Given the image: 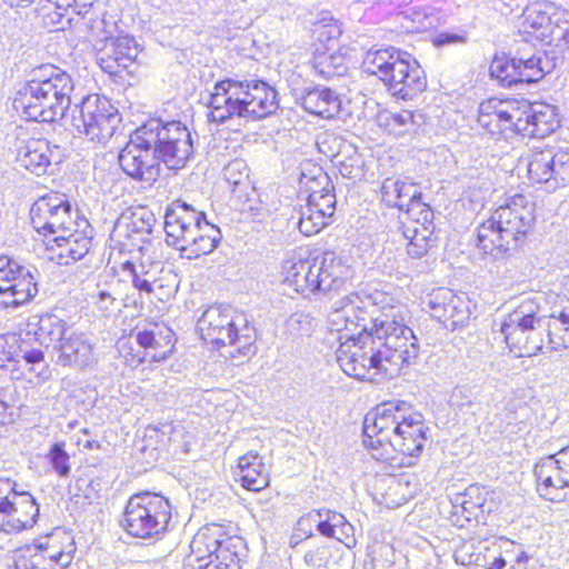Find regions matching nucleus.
Here are the masks:
<instances>
[{
  "label": "nucleus",
  "instance_id": "nucleus-38",
  "mask_svg": "<svg viewBox=\"0 0 569 569\" xmlns=\"http://www.w3.org/2000/svg\"><path fill=\"white\" fill-rule=\"evenodd\" d=\"M212 558L216 569H241L240 561L244 551V541L240 537H231L220 530L218 543Z\"/></svg>",
  "mask_w": 569,
  "mask_h": 569
},
{
  "label": "nucleus",
  "instance_id": "nucleus-32",
  "mask_svg": "<svg viewBox=\"0 0 569 569\" xmlns=\"http://www.w3.org/2000/svg\"><path fill=\"white\" fill-rule=\"evenodd\" d=\"M297 101L307 112L326 119L338 117L341 110L339 94L329 88H306Z\"/></svg>",
  "mask_w": 569,
  "mask_h": 569
},
{
  "label": "nucleus",
  "instance_id": "nucleus-13",
  "mask_svg": "<svg viewBox=\"0 0 569 569\" xmlns=\"http://www.w3.org/2000/svg\"><path fill=\"white\" fill-rule=\"evenodd\" d=\"M147 136L159 162L169 169L183 168L193 154L194 147L190 130L180 121L162 122L151 119L140 127Z\"/></svg>",
  "mask_w": 569,
  "mask_h": 569
},
{
  "label": "nucleus",
  "instance_id": "nucleus-27",
  "mask_svg": "<svg viewBox=\"0 0 569 569\" xmlns=\"http://www.w3.org/2000/svg\"><path fill=\"white\" fill-rule=\"evenodd\" d=\"M92 227L87 219H80L73 230L52 238L57 246L58 263L68 266L84 258L92 247Z\"/></svg>",
  "mask_w": 569,
  "mask_h": 569
},
{
  "label": "nucleus",
  "instance_id": "nucleus-61",
  "mask_svg": "<svg viewBox=\"0 0 569 569\" xmlns=\"http://www.w3.org/2000/svg\"><path fill=\"white\" fill-rule=\"evenodd\" d=\"M558 33V47H561L563 50H569V27L567 28H560Z\"/></svg>",
  "mask_w": 569,
  "mask_h": 569
},
{
  "label": "nucleus",
  "instance_id": "nucleus-19",
  "mask_svg": "<svg viewBox=\"0 0 569 569\" xmlns=\"http://www.w3.org/2000/svg\"><path fill=\"white\" fill-rule=\"evenodd\" d=\"M147 136L138 128L119 152L118 160L123 172L130 178L152 184L160 176V163Z\"/></svg>",
  "mask_w": 569,
  "mask_h": 569
},
{
  "label": "nucleus",
  "instance_id": "nucleus-41",
  "mask_svg": "<svg viewBox=\"0 0 569 569\" xmlns=\"http://www.w3.org/2000/svg\"><path fill=\"white\" fill-rule=\"evenodd\" d=\"M219 536L220 528H206L200 530L190 543L191 557H193L197 562H204V560L208 559L207 563L213 565L212 558H214L216 555L214 547L218 543Z\"/></svg>",
  "mask_w": 569,
  "mask_h": 569
},
{
  "label": "nucleus",
  "instance_id": "nucleus-16",
  "mask_svg": "<svg viewBox=\"0 0 569 569\" xmlns=\"http://www.w3.org/2000/svg\"><path fill=\"white\" fill-rule=\"evenodd\" d=\"M16 487L14 481L0 478V531L8 535L33 528L40 513L36 498Z\"/></svg>",
  "mask_w": 569,
  "mask_h": 569
},
{
  "label": "nucleus",
  "instance_id": "nucleus-50",
  "mask_svg": "<svg viewBox=\"0 0 569 569\" xmlns=\"http://www.w3.org/2000/svg\"><path fill=\"white\" fill-rule=\"evenodd\" d=\"M309 170L302 169L299 174V184L311 193L312 189L323 190L333 188L330 178L321 167L308 163Z\"/></svg>",
  "mask_w": 569,
  "mask_h": 569
},
{
  "label": "nucleus",
  "instance_id": "nucleus-23",
  "mask_svg": "<svg viewBox=\"0 0 569 569\" xmlns=\"http://www.w3.org/2000/svg\"><path fill=\"white\" fill-rule=\"evenodd\" d=\"M316 527L320 535L335 538L347 548L356 546L355 528L346 517L329 509L313 510L298 520V530L312 536L311 528Z\"/></svg>",
  "mask_w": 569,
  "mask_h": 569
},
{
  "label": "nucleus",
  "instance_id": "nucleus-39",
  "mask_svg": "<svg viewBox=\"0 0 569 569\" xmlns=\"http://www.w3.org/2000/svg\"><path fill=\"white\" fill-rule=\"evenodd\" d=\"M34 331L36 340L40 345L49 347L51 343L62 342L69 333L67 322L53 313H46L39 317Z\"/></svg>",
  "mask_w": 569,
  "mask_h": 569
},
{
  "label": "nucleus",
  "instance_id": "nucleus-10",
  "mask_svg": "<svg viewBox=\"0 0 569 569\" xmlns=\"http://www.w3.org/2000/svg\"><path fill=\"white\" fill-rule=\"evenodd\" d=\"M363 70L377 76L391 96L402 100H410L427 88V78L418 61L393 47L368 51Z\"/></svg>",
  "mask_w": 569,
  "mask_h": 569
},
{
  "label": "nucleus",
  "instance_id": "nucleus-60",
  "mask_svg": "<svg viewBox=\"0 0 569 569\" xmlns=\"http://www.w3.org/2000/svg\"><path fill=\"white\" fill-rule=\"evenodd\" d=\"M556 457L560 459V463L565 467L562 470L569 477V445L557 451Z\"/></svg>",
  "mask_w": 569,
  "mask_h": 569
},
{
  "label": "nucleus",
  "instance_id": "nucleus-48",
  "mask_svg": "<svg viewBox=\"0 0 569 569\" xmlns=\"http://www.w3.org/2000/svg\"><path fill=\"white\" fill-rule=\"evenodd\" d=\"M515 57L511 59L496 57L489 68L490 76L503 87H511L519 82Z\"/></svg>",
  "mask_w": 569,
  "mask_h": 569
},
{
  "label": "nucleus",
  "instance_id": "nucleus-11",
  "mask_svg": "<svg viewBox=\"0 0 569 569\" xmlns=\"http://www.w3.org/2000/svg\"><path fill=\"white\" fill-rule=\"evenodd\" d=\"M201 338L217 349L233 347L240 355L252 352L256 331L247 317L231 307L211 306L206 309L197 322Z\"/></svg>",
  "mask_w": 569,
  "mask_h": 569
},
{
  "label": "nucleus",
  "instance_id": "nucleus-64",
  "mask_svg": "<svg viewBox=\"0 0 569 569\" xmlns=\"http://www.w3.org/2000/svg\"><path fill=\"white\" fill-rule=\"evenodd\" d=\"M506 566V560L502 558H496L491 563V569H501Z\"/></svg>",
  "mask_w": 569,
  "mask_h": 569
},
{
  "label": "nucleus",
  "instance_id": "nucleus-33",
  "mask_svg": "<svg viewBox=\"0 0 569 569\" xmlns=\"http://www.w3.org/2000/svg\"><path fill=\"white\" fill-rule=\"evenodd\" d=\"M53 151L46 139H29L17 148V161L37 176L44 174L51 164Z\"/></svg>",
  "mask_w": 569,
  "mask_h": 569
},
{
  "label": "nucleus",
  "instance_id": "nucleus-46",
  "mask_svg": "<svg viewBox=\"0 0 569 569\" xmlns=\"http://www.w3.org/2000/svg\"><path fill=\"white\" fill-rule=\"evenodd\" d=\"M405 213L410 220L408 222H401L402 229H405V227H411L412 229H416V227H419V229L428 228L431 234L433 233V212L428 204L421 201V196Z\"/></svg>",
  "mask_w": 569,
  "mask_h": 569
},
{
  "label": "nucleus",
  "instance_id": "nucleus-21",
  "mask_svg": "<svg viewBox=\"0 0 569 569\" xmlns=\"http://www.w3.org/2000/svg\"><path fill=\"white\" fill-rule=\"evenodd\" d=\"M352 343L341 342L337 350V361L345 373L359 380L368 377L370 370L383 372L381 357L375 337L358 338Z\"/></svg>",
  "mask_w": 569,
  "mask_h": 569
},
{
  "label": "nucleus",
  "instance_id": "nucleus-14",
  "mask_svg": "<svg viewBox=\"0 0 569 569\" xmlns=\"http://www.w3.org/2000/svg\"><path fill=\"white\" fill-rule=\"evenodd\" d=\"M120 114L111 101L101 94H89L71 110L70 126L91 141H107L118 124Z\"/></svg>",
  "mask_w": 569,
  "mask_h": 569
},
{
  "label": "nucleus",
  "instance_id": "nucleus-18",
  "mask_svg": "<svg viewBox=\"0 0 569 569\" xmlns=\"http://www.w3.org/2000/svg\"><path fill=\"white\" fill-rule=\"evenodd\" d=\"M34 273H38L34 268L0 257V306L17 308L32 300L38 293Z\"/></svg>",
  "mask_w": 569,
  "mask_h": 569
},
{
  "label": "nucleus",
  "instance_id": "nucleus-43",
  "mask_svg": "<svg viewBox=\"0 0 569 569\" xmlns=\"http://www.w3.org/2000/svg\"><path fill=\"white\" fill-rule=\"evenodd\" d=\"M402 236L408 240L407 253L415 259L423 257L433 244L432 234L428 228L419 229V227H416V229H412L411 227H405Z\"/></svg>",
  "mask_w": 569,
  "mask_h": 569
},
{
  "label": "nucleus",
  "instance_id": "nucleus-40",
  "mask_svg": "<svg viewBox=\"0 0 569 569\" xmlns=\"http://www.w3.org/2000/svg\"><path fill=\"white\" fill-rule=\"evenodd\" d=\"M330 47H328L327 50L322 52L317 49V52L312 59V69L325 80L341 77L347 72L348 69L345 56L337 51L330 52Z\"/></svg>",
  "mask_w": 569,
  "mask_h": 569
},
{
  "label": "nucleus",
  "instance_id": "nucleus-45",
  "mask_svg": "<svg viewBox=\"0 0 569 569\" xmlns=\"http://www.w3.org/2000/svg\"><path fill=\"white\" fill-rule=\"evenodd\" d=\"M16 358L28 366V370L37 377L46 379L48 376L47 363L44 353L41 349L29 348L26 341H21L19 346L16 345Z\"/></svg>",
  "mask_w": 569,
  "mask_h": 569
},
{
  "label": "nucleus",
  "instance_id": "nucleus-35",
  "mask_svg": "<svg viewBox=\"0 0 569 569\" xmlns=\"http://www.w3.org/2000/svg\"><path fill=\"white\" fill-rule=\"evenodd\" d=\"M421 196L416 183L400 178H386L381 184V200L389 207L407 211Z\"/></svg>",
  "mask_w": 569,
  "mask_h": 569
},
{
  "label": "nucleus",
  "instance_id": "nucleus-54",
  "mask_svg": "<svg viewBox=\"0 0 569 569\" xmlns=\"http://www.w3.org/2000/svg\"><path fill=\"white\" fill-rule=\"evenodd\" d=\"M486 495H488V491H486L485 488L472 485L466 489L463 495L456 498V502L469 515H473L476 509L483 510Z\"/></svg>",
  "mask_w": 569,
  "mask_h": 569
},
{
  "label": "nucleus",
  "instance_id": "nucleus-30",
  "mask_svg": "<svg viewBox=\"0 0 569 569\" xmlns=\"http://www.w3.org/2000/svg\"><path fill=\"white\" fill-rule=\"evenodd\" d=\"M32 545L43 556V562L49 569H67L72 563L77 551L73 537L63 530L54 531Z\"/></svg>",
  "mask_w": 569,
  "mask_h": 569
},
{
  "label": "nucleus",
  "instance_id": "nucleus-59",
  "mask_svg": "<svg viewBox=\"0 0 569 569\" xmlns=\"http://www.w3.org/2000/svg\"><path fill=\"white\" fill-rule=\"evenodd\" d=\"M466 37L450 33V32H441L437 34L433 39V44L438 48L445 47L448 44H455V43H465Z\"/></svg>",
  "mask_w": 569,
  "mask_h": 569
},
{
  "label": "nucleus",
  "instance_id": "nucleus-15",
  "mask_svg": "<svg viewBox=\"0 0 569 569\" xmlns=\"http://www.w3.org/2000/svg\"><path fill=\"white\" fill-rule=\"evenodd\" d=\"M381 318L382 311L373 317L359 295L352 293L335 302L328 316V328L332 332L343 333L339 336V340H357L373 337Z\"/></svg>",
  "mask_w": 569,
  "mask_h": 569
},
{
  "label": "nucleus",
  "instance_id": "nucleus-22",
  "mask_svg": "<svg viewBox=\"0 0 569 569\" xmlns=\"http://www.w3.org/2000/svg\"><path fill=\"white\" fill-rule=\"evenodd\" d=\"M528 174L531 181L546 183L551 190L569 184V149L533 151Z\"/></svg>",
  "mask_w": 569,
  "mask_h": 569
},
{
  "label": "nucleus",
  "instance_id": "nucleus-34",
  "mask_svg": "<svg viewBox=\"0 0 569 569\" xmlns=\"http://www.w3.org/2000/svg\"><path fill=\"white\" fill-rule=\"evenodd\" d=\"M519 82H536L550 73L557 66V58L546 51H537L529 56L520 52L515 57Z\"/></svg>",
  "mask_w": 569,
  "mask_h": 569
},
{
  "label": "nucleus",
  "instance_id": "nucleus-9",
  "mask_svg": "<svg viewBox=\"0 0 569 569\" xmlns=\"http://www.w3.org/2000/svg\"><path fill=\"white\" fill-rule=\"evenodd\" d=\"M167 243L191 258L211 253L220 243V229L210 223L206 213L183 200L173 201L166 210Z\"/></svg>",
  "mask_w": 569,
  "mask_h": 569
},
{
  "label": "nucleus",
  "instance_id": "nucleus-2",
  "mask_svg": "<svg viewBox=\"0 0 569 569\" xmlns=\"http://www.w3.org/2000/svg\"><path fill=\"white\" fill-rule=\"evenodd\" d=\"M478 122L491 136L545 138L558 126L552 106L526 99L490 98L479 106Z\"/></svg>",
  "mask_w": 569,
  "mask_h": 569
},
{
  "label": "nucleus",
  "instance_id": "nucleus-57",
  "mask_svg": "<svg viewBox=\"0 0 569 569\" xmlns=\"http://www.w3.org/2000/svg\"><path fill=\"white\" fill-rule=\"evenodd\" d=\"M17 342L16 336H0V368H3L6 362L20 365V361L16 358Z\"/></svg>",
  "mask_w": 569,
  "mask_h": 569
},
{
  "label": "nucleus",
  "instance_id": "nucleus-5",
  "mask_svg": "<svg viewBox=\"0 0 569 569\" xmlns=\"http://www.w3.org/2000/svg\"><path fill=\"white\" fill-rule=\"evenodd\" d=\"M208 107L210 120L217 123L233 118L258 120L278 109L277 91L261 80L226 78L214 83Z\"/></svg>",
  "mask_w": 569,
  "mask_h": 569
},
{
  "label": "nucleus",
  "instance_id": "nucleus-29",
  "mask_svg": "<svg viewBox=\"0 0 569 569\" xmlns=\"http://www.w3.org/2000/svg\"><path fill=\"white\" fill-rule=\"evenodd\" d=\"M563 468L556 453L542 458L535 466L538 491L550 501H560L566 497L561 491L569 488V477L563 472Z\"/></svg>",
  "mask_w": 569,
  "mask_h": 569
},
{
  "label": "nucleus",
  "instance_id": "nucleus-62",
  "mask_svg": "<svg viewBox=\"0 0 569 569\" xmlns=\"http://www.w3.org/2000/svg\"><path fill=\"white\" fill-rule=\"evenodd\" d=\"M553 19L556 23L565 22L569 23V11L568 10H558L553 13Z\"/></svg>",
  "mask_w": 569,
  "mask_h": 569
},
{
  "label": "nucleus",
  "instance_id": "nucleus-1",
  "mask_svg": "<svg viewBox=\"0 0 569 569\" xmlns=\"http://www.w3.org/2000/svg\"><path fill=\"white\" fill-rule=\"evenodd\" d=\"M429 428L423 416L406 401L383 402L363 420V445L375 459H388L390 450L412 459L418 457ZM407 465H412L409 460Z\"/></svg>",
  "mask_w": 569,
  "mask_h": 569
},
{
  "label": "nucleus",
  "instance_id": "nucleus-24",
  "mask_svg": "<svg viewBox=\"0 0 569 569\" xmlns=\"http://www.w3.org/2000/svg\"><path fill=\"white\" fill-rule=\"evenodd\" d=\"M336 194L333 188L323 190L312 189L309 193L306 206L299 211L297 226L301 233L307 237L317 234L329 224L336 211Z\"/></svg>",
  "mask_w": 569,
  "mask_h": 569
},
{
  "label": "nucleus",
  "instance_id": "nucleus-51",
  "mask_svg": "<svg viewBox=\"0 0 569 569\" xmlns=\"http://www.w3.org/2000/svg\"><path fill=\"white\" fill-rule=\"evenodd\" d=\"M226 181L232 187L234 192L238 188H247L249 182V168L243 159L231 160L223 169Z\"/></svg>",
  "mask_w": 569,
  "mask_h": 569
},
{
  "label": "nucleus",
  "instance_id": "nucleus-42",
  "mask_svg": "<svg viewBox=\"0 0 569 569\" xmlns=\"http://www.w3.org/2000/svg\"><path fill=\"white\" fill-rule=\"evenodd\" d=\"M551 16L543 11L540 6L533 4L523 11L522 32L535 34L536 39H543L547 29L551 23Z\"/></svg>",
  "mask_w": 569,
  "mask_h": 569
},
{
  "label": "nucleus",
  "instance_id": "nucleus-8",
  "mask_svg": "<svg viewBox=\"0 0 569 569\" xmlns=\"http://www.w3.org/2000/svg\"><path fill=\"white\" fill-rule=\"evenodd\" d=\"M283 282L297 292L338 293L352 279L349 258L326 251L313 259H289L282 264Z\"/></svg>",
  "mask_w": 569,
  "mask_h": 569
},
{
  "label": "nucleus",
  "instance_id": "nucleus-12",
  "mask_svg": "<svg viewBox=\"0 0 569 569\" xmlns=\"http://www.w3.org/2000/svg\"><path fill=\"white\" fill-rule=\"evenodd\" d=\"M170 520L169 500L162 495L144 491L129 498L120 526L131 537L159 539L168 530Z\"/></svg>",
  "mask_w": 569,
  "mask_h": 569
},
{
  "label": "nucleus",
  "instance_id": "nucleus-37",
  "mask_svg": "<svg viewBox=\"0 0 569 569\" xmlns=\"http://www.w3.org/2000/svg\"><path fill=\"white\" fill-rule=\"evenodd\" d=\"M379 126L397 137L413 136L423 123V116L419 112L402 110L400 112L385 111L378 116Z\"/></svg>",
  "mask_w": 569,
  "mask_h": 569
},
{
  "label": "nucleus",
  "instance_id": "nucleus-6",
  "mask_svg": "<svg viewBox=\"0 0 569 569\" xmlns=\"http://www.w3.org/2000/svg\"><path fill=\"white\" fill-rule=\"evenodd\" d=\"M535 220V204L515 194L478 227L477 247L495 259H503L523 243Z\"/></svg>",
  "mask_w": 569,
  "mask_h": 569
},
{
  "label": "nucleus",
  "instance_id": "nucleus-47",
  "mask_svg": "<svg viewBox=\"0 0 569 569\" xmlns=\"http://www.w3.org/2000/svg\"><path fill=\"white\" fill-rule=\"evenodd\" d=\"M91 300L104 316H111L120 310L117 288L113 284H97L96 290L91 293Z\"/></svg>",
  "mask_w": 569,
  "mask_h": 569
},
{
  "label": "nucleus",
  "instance_id": "nucleus-36",
  "mask_svg": "<svg viewBox=\"0 0 569 569\" xmlns=\"http://www.w3.org/2000/svg\"><path fill=\"white\" fill-rule=\"evenodd\" d=\"M239 477L242 486L251 491H260L269 485V473L258 453L248 452L238 459Z\"/></svg>",
  "mask_w": 569,
  "mask_h": 569
},
{
  "label": "nucleus",
  "instance_id": "nucleus-20",
  "mask_svg": "<svg viewBox=\"0 0 569 569\" xmlns=\"http://www.w3.org/2000/svg\"><path fill=\"white\" fill-rule=\"evenodd\" d=\"M471 300L448 288H437L421 299V308L446 328L455 330L467 323L471 316Z\"/></svg>",
  "mask_w": 569,
  "mask_h": 569
},
{
  "label": "nucleus",
  "instance_id": "nucleus-4",
  "mask_svg": "<svg viewBox=\"0 0 569 569\" xmlns=\"http://www.w3.org/2000/svg\"><path fill=\"white\" fill-rule=\"evenodd\" d=\"M73 90V80L67 71L42 63L29 71L26 82L16 92L13 108L28 120L53 122L66 116Z\"/></svg>",
  "mask_w": 569,
  "mask_h": 569
},
{
  "label": "nucleus",
  "instance_id": "nucleus-31",
  "mask_svg": "<svg viewBox=\"0 0 569 569\" xmlns=\"http://www.w3.org/2000/svg\"><path fill=\"white\" fill-rule=\"evenodd\" d=\"M57 363L63 367L87 368L93 363V345L82 332L70 331L58 346Z\"/></svg>",
  "mask_w": 569,
  "mask_h": 569
},
{
  "label": "nucleus",
  "instance_id": "nucleus-56",
  "mask_svg": "<svg viewBox=\"0 0 569 569\" xmlns=\"http://www.w3.org/2000/svg\"><path fill=\"white\" fill-rule=\"evenodd\" d=\"M313 32L321 43L327 44V48L330 47V43L336 41L342 33L338 22L332 19L329 23L321 22L316 24Z\"/></svg>",
  "mask_w": 569,
  "mask_h": 569
},
{
  "label": "nucleus",
  "instance_id": "nucleus-44",
  "mask_svg": "<svg viewBox=\"0 0 569 569\" xmlns=\"http://www.w3.org/2000/svg\"><path fill=\"white\" fill-rule=\"evenodd\" d=\"M156 222L154 214L144 208L133 211L129 217H122L118 228L126 226L129 232L138 234L141 240L152 232Z\"/></svg>",
  "mask_w": 569,
  "mask_h": 569
},
{
  "label": "nucleus",
  "instance_id": "nucleus-53",
  "mask_svg": "<svg viewBox=\"0 0 569 569\" xmlns=\"http://www.w3.org/2000/svg\"><path fill=\"white\" fill-rule=\"evenodd\" d=\"M54 472L61 477L67 478L71 472L70 456L64 450L63 442H56L50 447L46 456Z\"/></svg>",
  "mask_w": 569,
  "mask_h": 569
},
{
  "label": "nucleus",
  "instance_id": "nucleus-63",
  "mask_svg": "<svg viewBox=\"0 0 569 569\" xmlns=\"http://www.w3.org/2000/svg\"><path fill=\"white\" fill-rule=\"evenodd\" d=\"M372 562H373L375 569H378V567H381L382 569H389L390 567H392L391 562L385 563L382 560H380L376 557H373Z\"/></svg>",
  "mask_w": 569,
  "mask_h": 569
},
{
  "label": "nucleus",
  "instance_id": "nucleus-25",
  "mask_svg": "<svg viewBox=\"0 0 569 569\" xmlns=\"http://www.w3.org/2000/svg\"><path fill=\"white\" fill-rule=\"evenodd\" d=\"M138 54L139 46L134 38L119 36L107 38L97 50L96 59L106 73L118 76L136 63Z\"/></svg>",
  "mask_w": 569,
  "mask_h": 569
},
{
  "label": "nucleus",
  "instance_id": "nucleus-49",
  "mask_svg": "<svg viewBox=\"0 0 569 569\" xmlns=\"http://www.w3.org/2000/svg\"><path fill=\"white\" fill-rule=\"evenodd\" d=\"M13 566L8 569H49L43 556L33 545H26L13 552Z\"/></svg>",
  "mask_w": 569,
  "mask_h": 569
},
{
  "label": "nucleus",
  "instance_id": "nucleus-58",
  "mask_svg": "<svg viewBox=\"0 0 569 569\" xmlns=\"http://www.w3.org/2000/svg\"><path fill=\"white\" fill-rule=\"evenodd\" d=\"M328 559V549L326 547L309 550L305 555V561L308 566L320 568L325 566Z\"/></svg>",
  "mask_w": 569,
  "mask_h": 569
},
{
  "label": "nucleus",
  "instance_id": "nucleus-26",
  "mask_svg": "<svg viewBox=\"0 0 569 569\" xmlns=\"http://www.w3.org/2000/svg\"><path fill=\"white\" fill-rule=\"evenodd\" d=\"M122 271L136 290L148 296L157 295L164 288L171 289L166 281L169 278H174L170 270L164 269L162 262L149 258L140 261H127L122 266Z\"/></svg>",
  "mask_w": 569,
  "mask_h": 569
},
{
  "label": "nucleus",
  "instance_id": "nucleus-55",
  "mask_svg": "<svg viewBox=\"0 0 569 569\" xmlns=\"http://www.w3.org/2000/svg\"><path fill=\"white\" fill-rule=\"evenodd\" d=\"M315 327V319L303 312L292 313L287 320L288 331L293 336H309Z\"/></svg>",
  "mask_w": 569,
  "mask_h": 569
},
{
  "label": "nucleus",
  "instance_id": "nucleus-28",
  "mask_svg": "<svg viewBox=\"0 0 569 569\" xmlns=\"http://www.w3.org/2000/svg\"><path fill=\"white\" fill-rule=\"evenodd\" d=\"M132 335L137 343L144 350V358L152 362L164 361L173 351L174 332L160 323H148L137 327Z\"/></svg>",
  "mask_w": 569,
  "mask_h": 569
},
{
  "label": "nucleus",
  "instance_id": "nucleus-3",
  "mask_svg": "<svg viewBox=\"0 0 569 569\" xmlns=\"http://www.w3.org/2000/svg\"><path fill=\"white\" fill-rule=\"evenodd\" d=\"M500 332L517 357H531L543 348L545 333L551 350L569 348V309L551 315L546 323L533 300L522 301L500 323Z\"/></svg>",
  "mask_w": 569,
  "mask_h": 569
},
{
  "label": "nucleus",
  "instance_id": "nucleus-52",
  "mask_svg": "<svg viewBox=\"0 0 569 569\" xmlns=\"http://www.w3.org/2000/svg\"><path fill=\"white\" fill-rule=\"evenodd\" d=\"M56 8L57 16L59 17L58 22H61L62 18H67V22L70 23L73 20L72 14L84 17L90 8L93 6L96 0H50Z\"/></svg>",
  "mask_w": 569,
  "mask_h": 569
},
{
  "label": "nucleus",
  "instance_id": "nucleus-7",
  "mask_svg": "<svg viewBox=\"0 0 569 569\" xmlns=\"http://www.w3.org/2000/svg\"><path fill=\"white\" fill-rule=\"evenodd\" d=\"M382 318L373 336L378 347V357L383 363V373L393 377L405 368L417 363L420 346L413 330L407 325L409 310L403 305H389L391 298L380 293Z\"/></svg>",
  "mask_w": 569,
  "mask_h": 569
},
{
  "label": "nucleus",
  "instance_id": "nucleus-17",
  "mask_svg": "<svg viewBox=\"0 0 569 569\" xmlns=\"http://www.w3.org/2000/svg\"><path fill=\"white\" fill-rule=\"evenodd\" d=\"M78 210L63 193L52 192L40 197L30 208V220L38 233L57 236L67 233L79 223Z\"/></svg>",
  "mask_w": 569,
  "mask_h": 569
}]
</instances>
